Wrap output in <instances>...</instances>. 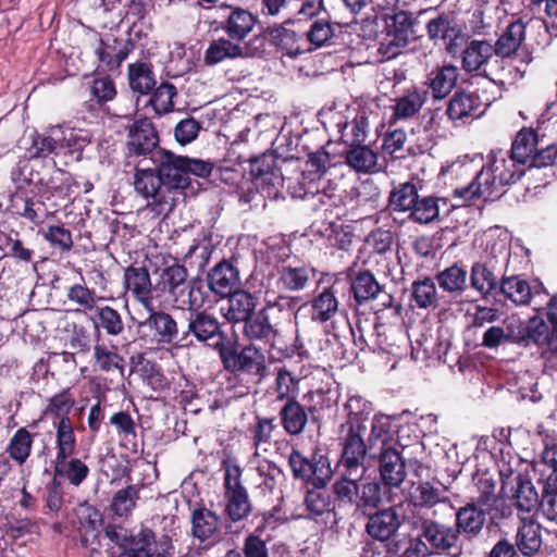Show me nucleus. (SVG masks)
Wrapping results in <instances>:
<instances>
[{
    "label": "nucleus",
    "mask_w": 557,
    "mask_h": 557,
    "mask_svg": "<svg viewBox=\"0 0 557 557\" xmlns=\"http://www.w3.org/2000/svg\"><path fill=\"white\" fill-rule=\"evenodd\" d=\"M485 166L468 185L456 187L454 196L465 201L474 198L493 200L503 195V188L516 183L523 174L518 161L512 159L509 151L503 149L492 150Z\"/></svg>",
    "instance_id": "1"
},
{
    "label": "nucleus",
    "mask_w": 557,
    "mask_h": 557,
    "mask_svg": "<svg viewBox=\"0 0 557 557\" xmlns=\"http://www.w3.org/2000/svg\"><path fill=\"white\" fill-rule=\"evenodd\" d=\"M86 140L78 137L73 129L55 125L46 133L35 134L28 148L29 158H47L51 154L70 157L78 160Z\"/></svg>",
    "instance_id": "2"
},
{
    "label": "nucleus",
    "mask_w": 557,
    "mask_h": 557,
    "mask_svg": "<svg viewBox=\"0 0 557 557\" xmlns=\"http://www.w3.org/2000/svg\"><path fill=\"white\" fill-rule=\"evenodd\" d=\"M288 466L294 479L310 483L314 487H325L333 475L327 454L315 446L310 457L297 447L287 455Z\"/></svg>",
    "instance_id": "3"
},
{
    "label": "nucleus",
    "mask_w": 557,
    "mask_h": 557,
    "mask_svg": "<svg viewBox=\"0 0 557 557\" xmlns=\"http://www.w3.org/2000/svg\"><path fill=\"white\" fill-rule=\"evenodd\" d=\"M343 435L339 438L342 448L337 468L345 470L348 474H357L361 469L366 471L367 454L370 451L369 444L364 441L366 425L359 420H349L342 429Z\"/></svg>",
    "instance_id": "4"
},
{
    "label": "nucleus",
    "mask_w": 557,
    "mask_h": 557,
    "mask_svg": "<svg viewBox=\"0 0 557 557\" xmlns=\"http://www.w3.org/2000/svg\"><path fill=\"white\" fill-rule=\"evenodd\" d=\"M134 188L147 200V207L156 214H169L174 207L175 198L165 186L159 169H135Z\"/></svg>",
    "instance_id": "5"
},
{
    "label": "nucleus",
    "mask_w": 557,
    "mask_h": 557,
    "mask_svg": "<svg viewBox=\"0 0 557 557\" xmlns=\"http://www.w3.org/2000/svg\"><path fill=\"white\" fill-rule=\"evenodd\" d=\"M120 547L119 557H176L171 536L157 537L156 532L145 525L137 533L124 536Z\"/></svg>",
    "instance_id": "6"
},
{
    "label": "nucleus",
    "mask_w": 557,
    "mask_h": 557,
    "mask_svg": "<svg viewBox=\"0 0 557 557\" xmlns=\"http://www.w3.org/2000/svg\"><path fill=\"white\" fill-rule=\"evenodd\" d=\"M420 529V536L425 540L431 555L435 553L459 557L462 554L460 530H456L455 527L430 519H422Z\"/></svg>",
    "instance_id": "7"
},
{
    "label": "nucleus",
    "mask_w": 557,
    "mask_h": 557,
    "mask_svg": "<svg viewBox=\"0 0 557 557\" xmlns=\"http://www.w3.org/2000/svg\"><path fill=\"white\" fill-rule=\"evenodd\" d=\"M366 532L372 539L384 545L396 540V534L405 521L401 506H391L367 515Z\"/></svg>",
    "instance_id": "8"
},
{
    "label": "nucleus",
    "mask_w": 557,
    "mask_h": 557,
    "mask_svg": "<svg viewBox=\"0 0 557 557\" xmlns=\"http://www.w3.org/2000/svg\"><path fill=\"white\" fill-rule=\"evenodd\" d=\"M151 160L159 169L165 186L169 187V191L174 198L177 190L189 186L190 177L187 176L185 171L184 157L160 149L152 154Z\"/></svg>",
    "instance_id": "9"
},
{
    "label": "nucleus",
    "mask_w": 557,
    "mask_h": 557,
    "mask_svg": "<svg viewBox=\"0 0 557 557\" xmlns=\"http://www.w3.org/2000/svg\"><path fill=\"white\" fill-rule=\"evenodd\" d=\"M376 458L380 482L384 484L385 490L400 487L407 476L401 454L393 446L383 443Z\"/></svg>",
    "instance_id": "10"
},
{
    "label": "nucleus",
    "mask_w": 557,
    "mask_h": 557,
    "mask_svg": "<svg viewBox=\"0 0 557 557\" xmlns=\"http://www.w3.org/2000/svg\"><path fill=\"white\" fill-rule=\"evenodd\" d=\"M224 367L231 371H243L257 375L259 380L268 376L269 369L265 357L255 345L244 347L239 352L228 351L222 354Z\"/></svg>",
    "instance_id": "11"
},
{
    "label": "nucleus",
    "mask_w": 557,
    "mask_h": 557,
    "mask_svg": "<svg viewBox=\"0 0 557 557\" xmlns=\"http://www.w3.org/2000/svg\"><path fill=\"white\" fill-rule=\"evenodd\" d=\"M148 317L138 323L143 337L151 336L157 344H171L178 334L177 323L170 313L156 311L153 304L146 309Z\"/></svg>",
    "instance_id": "12"
},
{
    "label": "nucleus",
    "mask_w": 557,
    "mask_h": 557,
    "mask_svg": "<svg viewBox=\"0 0 557 557\" xmlns=\"http://www.w3.org/2000/svg\"><path fill=\"white\" fill-rule=\"evenodd\" d=\"M492 62L498 63L499 61L495 57L493 45L487 40L473 39L462 51L461 65L467 73L479 72L494 82L493 71L490 69Z\"/></svg>",
    "instance_id": "13"
},
{
    "label": "nucleus",
    "mask_w": 557,
    "mask_h": 557,
    "mask_svg": "<svg viewBox=\"0 0 557 557\" xmlns=\"http://www.w3.org/2000/svg\"><path fill=\"white\" fill-rule=\"evenodd\" d=\"M304 506L307 511V518L324 524L337 523V513L335 511V502L331 492L325 487H312L307 491L304 499Z\"/></svg>",
    "instance_id": "14"
},
{
    "label": "nucleus",
    "mask_w": 557,
    "mask_h": 557,
    "mask_svg": "<svg viewBox=\"0 0 557 557\" xmlns=\"http://www.w3.org/2000/svg\"><path fill=\"white\" fill-rule=\"evenodd\" d=\"M159 143L158 133L151 121L140 119L135 121L128 129V151L136 156H151L157 151Z\"/></svg>",
    "instance_id": "15"
},
{
    "label": "nucleus",
    "mask_w": 557,
    "mask_h": 557,
    "mask_svg": "<svg viewBox=\"0 0 557 557\" xmlns=\"http://www.w3.org/2000/svg\"><path fill=\"white\" fill-rule=\"evenodd\" d=\"M191 534L201 543L214 544L220 535L221 517L205 505H199L191 511Z\"/></svg>",
    "instance_id": "16"
},
{
    "label": "nucleus",
    "mask_w": 557,
    "mask_h": 557,
    "mask_svg": "<svg viewBox=\"0 0 557 557\" xmlns=\"http://www.w3.org/2000/svg\"><path fill=\"white\" fill-rule=\"evenodd\" d=\"M480 97L474 92L457 91L447 104L446 114L453 122L467 123L483 113Z\"/></svg>",
    "instance_id": "17"
},
{
    "label": "nucleus",
    "mask_w": 557,
    "mask_h": 557,
    "mask_svg": "<svg viewBox=\"0 0 557 557\" xmlns=\"http://www.w3.org/2000/svg\"><path fill=\"white\" fill-rule=\"evenodd\" d=\"M124 284L127 293L143 305L150 309L153 304L152 284L149 272L144 267H128L124 272Z\"/></svg>",
    "instance_id": "18"
},
{
    "label": "nucleus",
    "mask_w": 557,
    "mask_h": 557,
    "mask_svg": "<svg viewBox=\"0 0 557 557\" xmlns=\"http://www.w3.org/2000/svg\"><path fill=\"white\" fill-rule=\"evenodd\" d=\"M208 285L213 293L225 297L239 289V271L233 262L223 260L209 272Z\"/></svg>",
    "instance_id": "19"
},
{
    "label": "nucleus",
    "mask_w": 557,
    "mask_h": 557,
    "mask_svg": "<svg viewBox=\"0 0 557 557\" xmlns=\"http://www.w3.org/2000/svg\"><path fill=\"white\" fill-rule=\"evenodd\" d=\"M384 500H392V490H385L382 482L371 481L359 484L356 512L366 517L367 515L379 510L380 505Z\"/></svg>",
    "instance_id": "20"
},
{
    "label": "nucleus",
    "mask_w": 557,
    "mask_h": 557,
    "mask_svg": "<svg viewBox=\"0 0 557 557\" xmlns=\"http://www.w3.org/2000/svg\"><path fill=\"white\" fill-rule=\"evenodd\" d=\"M225 297L227 300L221 311L230 323L245 322L256 310V299L246 290L238 289Z\"/></svg>",
    "instance_id": "21"
},
{
    "label": "nucleus",
    "mask_w": 557,
    "mask_h": 557,
    "mask_svg": "<svg viewBox=\"0 0 557 557\" xmlns=\"http://www.w3.org/2000/svg\"><path fill=\"white\" fill-rule=\"evenodd\" d=\"M457 66L447 63L442 66H436L426 76L425 84L432 92V97L436 100L446 98L458 81Z\"/></svg>",
    "instance_id": "22"
},
{
    "label": "nucleus",
    "mask_w": 557,
    "mask_h": 557,
    "mask_svg": "<svg viewBox=\"0 0 557 557\" xmlns=\"http://www.w3.org/2000/svg\"><path fill=\"white\" fill-rule=\"evenodd\" d=\"M220 333V323L211 314L205 311H198L188 320V331L183 333L181 337L182 346L191 345L193 342L188 341L189 334H193L197 341L206 342Z\"/></svg>",
    "instance_id": "23"
},
{
    "label": "nucleus",
    "mask_w": 557,
    "mask_h": 557,
    "mask_svg": "<svg viewBox=\"0 0 557 557\" xmlns=\"http://www.w3.org/2000/svg\"><path fill=\"white\" fill-rule=\"evenodd\" d=\"M425 101L426 91L417 86L407 89L404 95L394 100L391 123L413 117L420 112Z\"/></svg>",
    "instance_id": "24"
},
{
    "label": "nucleus",
    "mask_w": 557,
    "mask_h": 557,
    "mask_svg": "<svg viewBox=\"0 0 557 557\" xmlns=\"http://www.w3.org/2000/svg\"><path fill=\"white\" fill-rule=\"evenodd\" d=\"M485 515L484 507L479 506L474 502L468 503L456 512L455 529L460 530V533L472 539L482 531L485 523Z\"/></svg>",
    "instance_id": "25"
},
{
    "label": "nucleus",
    "mask_w": 557,
    "mask_h": 557,
    "mask_svg": "<svg viewBox=\"0 0 557 557\" xmlns=\"http://www.w3.org/2000/svg\"><path fill=\"white\" fill-rule=\"evenodd\" d=\"M435 282L440 288L453 297H460L468 288V272L457 262L438 271Z\"/></svg>",
    "instance_id": "26"
},
{
    "label": "nucleus",
    "mask_w": 557,
    "mask_h": 557,
    "mask_svg": "<svg viewBox=\"0 0 557 557\" xmlns=\"http://www.w3.org/2000/svg\"><path fill=\"white\" fill-rule=\"evenodd\" d=\"M524 38L525 24L521 20L510 23L493 45L495 57L500 59L511 58L517 53Z\"/></svg>",
    "instance_id": "27"
},
{
    "label": "nucleus",
    "mask_w": 557,
    "mask_h": 557,
    "mask_svg": "<svg viewBox=\"0 0 557 557\" xmlns=\"http://www.w3.org/2000/svg\"><path fill=\"white\" fill-rule=\"evenodd\" d=\"M256 17L242 8H233L228 16L221 24V28L232 40H244L253 29Z\"/></svg>",
    "instance_id": "28"
},
{
    "label": "nucleus",
    "mask_w": 557,
    "mask_h": 557,
    "mask_svg": "<svg viewBox=\"0 0 557 557\" xmlns=\"http://www.w3.org/2000/svg\"><path fill=\"white\" fill-rule=\"evenodd\" d=\"M383 285L368 270L359 271L350 276V292L358 305L374 300L383 292Z\"/></svg>",
    "instance_id": "29"
},
{
    "label": "nucleus",
    "mask_w": 557,
    "mask_h": 557,
    "mask_svg": "<svg viewBox=\"0 0 557 557\" xmlns=\"http://www.w3.org/2000/svg\"><path fill=\"white\" fill-rule=\"evenodd\" d=\"M386 557H429L431 552L426 543L418 536H403L384 545Z\"/></svg>",
    "instance_id": "30"
},
{
    "label": "nucleus",
    "mask_w": 557,
    "mask_h": 557,
    "mask_svg": "<svg viewBox=\"0 0 557 557\" xmlns=\"http://www.w3.org/2000/svg\"><path fill=\"white\" fill-rule=\"evenodd\" d=\"M537 133L530 127H523L520 129L511 145L510 154L512 159L518 161L519 165L529 163L535 153L537 146L541 145V140Z\"/></svg>",
    "instance_id": "31"
},
{
    "label": "nucleus",
    "mask_w": 557,
    "mask_h": 557,
    "mask_svg": "<svg viewBox=\"0 0 557 557\" xmlns=\"http://www.w3.org/2000/svg\"><path fill=\"white\" fill-rule=\"evenodd\" d=\"M289 23L290 21L288 20L281 25L268 27L265 33L272 45L285 51L288 57L295 59L304 53L305 50L300 49L298 46L300 36L295 30L286 27Z\"/></svg>",
    "instance_id": "32"
},
{
    "label": "nucleus",
    "mask_w": 557,
    "mask_h": 557,
    "mask_svg": "<svg viewBox=\"0 0 557 557\" xmlns=\"http://www.w3.org/2000/svg\"><path fill=\"white\" fill-rule=\"evenodd\" d=\"M512 482L515 483L512 486V500L515 502L516 508L524 512H531L532 510L537 509L541 497L539 496V493L531 480L528 476L518 473L512 479Z\"/></svg>",
    "instance_id": "33"
},
{
    "label": "nucleus",
    "mask_w": 557,
    "mask_h": 557,
    "mask_svg": "<svg viewBox=\"0 0 557 557\" xmlns=\"http://www.w3.org/2000/svg\"><path fill=\"white\" fill-rule=\"evenodd\" d=\"M513 545L523 556L534 557L542 546L541 525L533 521H523L517 530Z\"/></svg>",
    "instance_id": "34"
},
{
    "label": "nucleus",
    "mask_w": 557,
    "mask_h": 557,
    "mask_svg": "<svg viewBox=\"0 0 557 557\" xmlns=\"http://www.w3.org/2000/svg\"><path fill=\"white\" fill-rule=\"evenodd\" d=\"M133 49L134 44L131 39L125 41L114 39L113 44H108L100 39L96 54L110 70H115L121 66L122 62L128 57Z\"/></svg>",
    "instance_id": "35"
},
{
    "label": "nucleus",
    "mask_w": 557,
    "mask_h": 557,
    "mask_svg": "<svg viewBox=\"0 0 557 557\" xmlns=\"http://www.w3.org/2000/svg\"><path fill=\"white\" fill-rule=\"evenodd\" d=\"M246 53L244 48L232 41L231 38H219L209 44L205 51L203 62L206 65H215L226 59L243 58Z\"/></svg>",
    "instance_id": "36"
},
{
    "label": "nucleus",
    "mask_w": 557,
    "mask_h": 557,
    "mask_svg": "<svg viewBox=\"0 0 557 557\" xmlns=\"http://www.w3.org/2000/svg\"><path fill=\"white\" fill-rule=\"evenodd\" d=\"M470 286L481 297L487 298L499 286L495 273L483 262H474L469 274Z\"/></svg>",
    "instance_id": "37"
},
{
    "label": "nucleus",
    "mask_w": 557,
    "mask_h": 557,
    "mask_svg": "<svg viewBox=\"0 0 557 557\" xmlns=\"http://www.w3.org/2000/svg\"><path fill=\"white\" fill-rule=\"evenodd\" d=\"M244 335L250 341L270 342L278 335V331L269 321L265 310L252 313L244 322Z\"/></svg>",
    "instance_id": "38"
},
{
    "label": "nucleus",
    "mask_w": 557,
    "mask_h": 557,
    "mask_svg": "<svg viewBox=\"0 0 557 557\" xmlns=\"http://www.w3.org/2000/svg\"><path fill=\"white\" fill-rule=\"evenodd\" d=\"M55 428V458L61 461L64 458H71L76 449V435L74 432V425L71 418H65L53 422Z\"/></svg>",
    "instance_id": "39"
},
{
    "label": "nucleus",
    "mask_w": 557,
    "mask_h": 557,
    "mask_svg": "<svg viewBox=\"0 0 557 557\" xmlns=\"http://www.w3.org/2000/svg\"><path fill=\"white\" fill-rule=\"evenodd\" d=\"M53 474L61 476L73 486H79L89 475V467L79 458H64L63 461L54 459Z\"/></svg>",
    "instance_id": "40"
},
{
    "label": "nucleus",
    "mask_w": 557,
    "mask_h": 557,
    "mask_svg": "<svg viewBox=\"0 0 557 557\" xmlns=\"http://www.w3.org/2000/svg\"><path fill=\"white\" fill-rule=\"evenodd\" d=\"M446 200L434 196L418 197L408 218L414 223L430 224L440 220V208Z\"/></svg>",
    "instance_id": "41"
},
{
    "label": "nucleus",
    "mask_w": 557,
    "mask_h": 557,
    "mask_svg": "<svg viewBox=\"0 0 557 557\" xmlns=\"http://www.w3.org/2000/svg\"><path fill=\"white\" fill-rule=\"evenodd\" d=\"M531 344L539 347H547L552 352H555L553 329L549 331L546 322L537 315L530 318L524 324L523 346Z\"/></svg>",
    "instance_id": "42"
},
{
    "label": "nucleus",
    "mask_w": 557,
    "mask_h": 557,
    "mask_svg": "<svg viewBox=\"0 0 557 557\" xmlns=\"http://www.w3.org/2000/svg\"><path fill=\"white\" fill-rule=\"evenodd\" d=\"M127 76L131 89L140 95L149 94L157 84L152 66L146 62L129 64Z\"/></svg>",
    "instance_id": "43"
},
{
    "label": "nucleus",
    "mask_w": 557,
    "mask_h": 557,
    "mask_svg": "<svg viewBox=\"0 0 557 557\" xmlns=\"http://www.w3.org/2000/svg\"><path fill=\"white\" fill-rule=\"evenodd\" d=\"M33 447V435L26 428H20L10 438L4 454L10 461L22 467L30 456Z\"/></svg>",
    "instance_id": "44"
},
{
    "label": "nucleus",
    "mask_w": 557,
    "mask_h": 557,
    "mask_svg": "<svg viewBox=\"0 0 557 557\" xmlns=\"http://www.w3.org/2000/svg\"><path fill=\"white\" fill-rule=\"evenodd\" d=\"M281 423L289 435H299L308 421L305 408L296 400H287L280 411Z\"/></svg>",
    "instance_id": "45"
},
{
    "label": "nucleus",
    "mask_w": 557,
    "mask_h": 557,
    "mask_svg": "<svg viewBox=\"0 0 557 557\" xmlns=\"http://www.w3.org/2000/svg\"><path fill=\"white\" fill-rule=\"evenodd\" d=\"M377 159V153L367 145L351 147L345 153L346 163L357 173L376 172Z\"/></svg>",
    "instance_id": "46"
},
{
    "label": "nucleus",
    "mask_w": 557,
    "mask_h": 557,
    "mask_svg": "<svg viewBox=\"0 0 557 557\" xmlns=\"http://www.w3.org/2000/svg\"><path fill=\"white\" fill-rule=\"evenodd\" d=\"M101 523L102 518L97 510L81 520L77 532L82 547L89 548L91 552L100 548Z\"/></svg>",
    "instance_id": "47"
},
{
    "label": "nucleus",
    "mask_w": 557,
    "mask_h": 557,
    "mask_svg": "<svg viewBox=\"0 0 557 557\" xmlns=\"http://www.w3.org/2000/svg\"><path fill=\"white\" fill-rule=\"evenodd\" d=\"M500 293L517 306L528 305L532 297L529 283L518 275L504 276L499 282Z\"/></svg>",
    "instance_id": "48"
},
{
    "label": "nucleus",
    "mask_w": 557,
    "mask_h": 557,
    "mask_svg": "<svg viewBox=\"0 0 557 557\" xmlns=\"http://www.w3.org/2000/svg\"><path fill=\"white\" fill-rule=\"evenodd\" d=\"M359 480L360 475L348 474L343 470L342 476L332 484L331 494L334 495V502H337L339 506L342 504L356 506Z\"/></svg>",
    "instance_id": "49"
},
{
    "label": "nucleus",
    "mask_w": 557,
    "mask_h": 557,
    "mask_svg": "<svg viewBox=\"0 0 557 557\" xmlns=\"http://www.w3.org/2000/svg\"><path fill=\"white\" fill-rule=\"evenodd\" d=\"M418 197V187L414 183H400L389 193L388 206L393 212L409 213Z\"/></svg>",
    "instance_id": "50"
},
{
    "label": "nucleus",
    "mask_w": 557,
    "mask_h": 557,
    "mask_svg": "<svg viewBox=\"0 0 557 557\" xmlns=\"http://www.w3.org/2000/svg\"><path fill=\"white\" fill-rule=\"evenodd\" d=\"M338 306L336 290L333 287L324 288L312 300V319L322 323L327 322L337 313Z\"/></svg>",
    "instance_id": "51"
},
{
    "label": "nucleus",
    "mask_w": 557,
    "mask_h": 557,
    "mask_svg": "<svg viewBox=\"0 0 557 557\" xmlns=\"http://www.w3.org/2000/svg\"><path fill=\"white\" fill-rule=\"evenodd\" d=\"M187 276L188 273L185 267L172 264L162 270L157 286L168 293L172 301L177 293L188 283Z\"/></svg>",
    "instance_id": "52"
},
{
    "label": "nucleus",
    "mask_w": 557,
    "mask_h": 557,
    "mask_svg": "<svg viewBox=\"0 0 557 557\" xmlns=\"http://www.w3.org/2000/svg\"><path fill=\"white\" fill-rule=\"evenodd\" d=\"M206 293L200 282L188 281L186 286L174 297L172 304L178 309L196 311L205 305Z\"/></svg>",
    "instance_id": "53"
},
{
    "label": "nucleus",
    "mask_w": 557,
    "mask_h": 557,
    "mask_svg": "<svg viewBox=\"0 0 557 557\" xmlns=\"http://www.w3.org/2000/svg\"><path fill=\"white\" fill-rule=\"evenodd\" d=\"M223 475V496L248 494L243 483V469L236 460L223 459L221 462Z\"/></svg>",
    "instance_id": "54"
},
{
    "label": "nucleus",
    "mask_w": 557,
    "mask_h": 557,
    "mask_svg": "<svg viewBox=\"0 0 557 557\" xmlns=\"http://www.w3.org/2000/svg\"><path fill=\"white\" fill-rule=\"evenodd\" d=\"M313 275V270L307 267L286 265L278 272V282L283 288L290 292H298L306 287Z\"/></svg>",
    "instance_id": "55"
},
{
    "label": "nucleus",
    "mask_w": 557,
    "mask_h": 557,
    "mask_svg": "<svg viewBox=\"0 0 557 557\" xmlns=\"http://www.w3.org/2000/svg\"><path fill=\"white\" fill-rule=\"evenodd\" d=\"M411 298L419 309L437 307L438 295L435 281L431 277L414 281L411 285Z\"/></svg>",
    "instance_id": "56"
},
{
    "label": "nucleus",
    "mask_w": 557,
    "mask_h": 557,
    "mask_svg": "<svg viewBox=\"0 0 557 557\" xmlns=\"http://www.w3.org/2000/svg\"><path fill=\"white\" fill-rule=\"evenodd\" d=\"M223 513L227 521L238 523L246 520L252 512L249 494L223 496Z\"/></svg>",
    "instance_id": "57"
},
{
    "label": "nucleus",
    "mask_w": 557,
    "mask_h": 557,
    "mask_svg": "<svg viewBox=\"0 0 557 557\" xmlns=\"http://www.w3.org/2000/svg\"><path fill=\"white\" fill-rule=\"evenodd\" d=\"M407 29L403 27H395L393 30H388L387 34L382 38L377 52L384 60H391L400 54L401 50L407 46Z\"/></svg>",
    "instance_id": "58"
},
{
    "label": "nucleus",
    "mask_w": 557,
    "mask_h": 557,
    "mask_svg": "<svg viewBox=\"0 0 557 557\" xmlns=\"http://www.w3.org/2000/svg\"><path fill=\"white\" fill-rule=\"evenodd\" d=\"M537 509L547 520L557 523V475H548L544 482Z\"/></svg>",
    "instance_id": "59"
},
{
    "label": "nucleus",
    "mask_w": 557,
    "mask_h": 557,
    "mask_svg": "<svg viewBox=\"0 0 557 557\" xmlns=\"http://www.w3.org/2000/svg\"><path fill=\"white\" fill-rule=\"evenodd\" d=\"M138 499L139 487L137 485L131 484L124 488L119 490L114 494L110 504V508L116 516L126 517L136 507Z\"/></svg>",
    "instance_id": "60"
},
{
    "label": "nucleus",
    "mask_w": 557,
    "mask_h": 557,
    "mask_svg": "<svg viewBox=\"0 0 557 557\" xmlns=\"http://www.w3.org/2000/svg\"><path fill=\"white\" fill-rule=\"evenodd\" d=\"M129 376L134 381H147L149 383H158L161 374L159 373L154 362L146 359L139 354L131 358Z\"/></svg>",
    "instance_id": "61"
},
{
    "label": "nucleus",
    "mask_w": 557,
    "mask_h": 557,
    "mask_svg": "<svg viewBox=\"0 0 557 557\" xmlns=\"http://www.w3.org/2000/svg\"><path fill=\"white\" fill-rule=\"evenodd\" d=\"M273 372L276 374L275 383H299L312 373L309 364L299 366L293 361L274 366Z\"/></svg>",
    "instance_id": "62"
},
{
    "label": "nucleus",
    "mask_w": 557,
    "mask_h": 557,
    "mask_svg": "<svg viewBox=\"0 0 557 557\" xmlns=\"http://www.w3.org/2000/svg\"><path fill=\"white\" fill-rule=\"evenodd\" d=\"M275 158L271 153H263L251 159L250 174L261 184H273Z\"/></svg>",
    "instance_id": "63"
},
{
    "label": "nucleus",
    "mask_w": 557,
    "mask_h": 557,
    "mask_svg": "<svg viewBox=\"0 0 557 557\" xmlns=\"http://www.w3.org/2000/svg\"><path fill=\"white\" fill-rule=\"evenodd\" d=\"M177 95L176 87L169 83L161 84L152 94L150 104L157 114H165L173 110V98Z\"/></svg>",
    "instance_id": "64"
}]
</instances>
